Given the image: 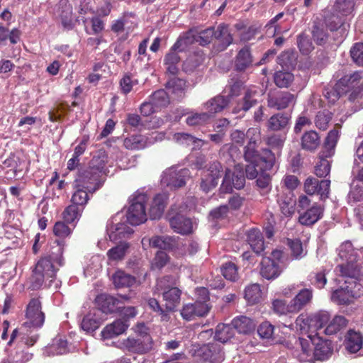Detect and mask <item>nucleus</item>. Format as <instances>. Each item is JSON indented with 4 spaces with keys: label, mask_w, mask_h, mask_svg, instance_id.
Listing matches in <instances>:
<instances>
[{
    "label": "nucleus",
    "mask_w": 363,
    "mask_h": 363,
    "mask_svg": "<svg viewBox=\"0 0 363 363\" xmlns=\"http://www.w3.org/2000/svg\"><path fill=\"white\" fill-rule=\"evenodd\" d=\"M297 45L299 48L300 52L303 55H308L311 53L313 49L314 46L308 37L304 33H301L297 37Z\"/></svg>",
    "instance_id": "obj_60"
},
{
    "label": "nucleus",
    "mask_w": 363,
    "mask_h": 363,
    "mask_svg": "<svg viewBox=\"0 0 363 363\" xmlns=\"http://www.w3.org/2000/svg\"><path fill=\"white\" fill-rule=\"evenodd\" d=\"M188 173L189 170L185 168L179 170L173 167L168 169L162 175V182L167 186L180 188L185 185Z\"/></svg>",
    "instance_id": "obj_13"
},
{
    "label": "nucleus",
    "mask_w": 363,
    "mask_h": 363,
    "mask_svg": "<svg viewBox=\"0 0 363 363\" xmlns=\"http://www.w3.org/2000/svg\"><path fill=\"white\" fill-rule=\"evenodd\" d=\"M189 37H180L170 49L169 52L165 55L164 65L167 72L175 76L179 72V65L181 58L177 51H182L184 45H186L190 43Z\"/></svg>",
    "instance_id": "obj_8"
},
{
    "label": "nucleus",
    "mask_w": 363,
    "mask_h": 363,
    "mask_svg": "<svg viewBox=\"0 0 363 363\" xmlns=\"http://www.w3.org/2000/svg\"><path fill=\"white\" fill-rule=\"evenodd\" d=\"M313 297L312 289H299L296 296L290 301V308L294 313H297L310 305Z\"/></svg>",
    "instance_id": "obj_17"
},
{
    "label": "nucleus",
    "mask_w": 363,
    "mask_h": 363,
    "mask_svg": "<svg viewBox=\"0 0 363 363\" xmlns=\"http://www.w3.org/2000/svg\"><path fill=\"white\" fill-rule=\"evenodd\" d=\"M149 242L152 247L164 250L173 249L177 244L176 239L169 236H155L149 240Z\"/></svg>",
    "instance_id": "obj_39"
},
{
    "label": "nucleus",
    "mask_w": 363,
    "mask_h": 363,
    "mask_svg": "<svg viewBox=\"0 0 363 363\" xmlns=\"http://www.w3.org/2000/svg\"><path fill=\"white\" fill-rule=\"evenodd\" d=\"M113 281L117 288L130 287L135 283V278L123 271H117L113 276Z\"/></svg>",
    "instance_id": "obj_43"
},
{
    "label": "nucleus",
    "mask_w": 363,
    "mask_h": 363,
    "mask_svg": "<svg viewBox=\"0 0 363 363\" xmlns=\"http://www.w3.org/2000/svg\"><path fill=\"white\" fill-rule=\"evenodd\" d=\"M107 232L111 240H117L131 235L133 230L125 223H118L113 224L111 221L107 225Z\"/></svg>",
    "instance_id": "obj_30"
},
{
    "label": "nucleus",
    "mask_w": 363,
    "mask_h": 363,
    "mask_svg": "<svg viewBox=\"0 0 363 363\" xmlns=\"http://www.w3.org/2000/svg\"><path fill=\"white\" fill-rule=\"evenodd\" d=\"M150 100L156 108L165 107L169 104V96L164 89L155 91L151 95Z\"/></svg>",
    "instance_id": "obj_52"
},
{
    "label": "nucleus",
    "mask_w": 363,
    "mask_h": 363,
    "mask_svg": "<svg viewBox=\"0 0 363 363\" xmlns=\"http://www.w3.org/2000/svg\"><path fill=\"white\" fill-rule=\"evenodd\" d=\"M290 196H281L278 199L281 212L285 216H291L294 211L295 200L293 199L292 194Z\"/></svg>",
    "instance_id": "obj_59"
},
{
    "label": "nucleus",
    "mask_w": 363,
    "mask_h": 363,
    "mask_svg": "<svg viewBox=\"0 0 363 363\" xmlns=\"http://www.w3.org/2000/svg\"><path fill=\"white\" fill-rule=\"evenodd\" d=\"M128 248L129 244L121 242L117 246L110 249L107 252V256L109 259L113 261L121 260L124 258Z\"/></svg>",
    "instance_id": "obj_51"
},
{
    "label": "nucleus",
    "mask_w": 363,
    "mask_h": 363,
    "mask_svg": "<svg viewBox=\"0 0 363 363\" xmlns=\"http://www.w3.org/2000/svg\"><path fill=\"white\" fill-rule=\"evenodd\" d=\"M294 79V74L286 70L277 71L274 75V83L280 88L288 87L292 83Z\"/></svg>",
    "instance_id": "obj_49"
},
{
    "label": "nucleus",
    "mask_w": 363,
    "mask_h": 363,
    "mask_svg": "<svg viewBox=\"0 0 363 363\" xmlns=\"http://www.w3.org/2000/svg\"><path fill=\"white\" fill-rule=\"evenodd\" d=\"M229 99L228 96L222 95H217L211 98L203 104V108L207 113H209L210 118H212L217 113L221 112L229 104Z\"/></svg>",
    "instance_id": "obj_23"
},
{
    "label": "nucleus",
    "mask_w": 363,
    "mask_h": 363,
    "mask_svg": "<svg viewBox=\"0 0 363 363\" xmlns=\"http://www.w3.org/2000/svg\"><path fill=\"white\" fill-rule=\"evenodd\" d=\"M128 299V297L126 295H120L118 297L110 295H101L98 296L97 301L104 313H111L121 308L119 304L123 302V300Z\"/></svg>",
    "instance_id": "obj_19"
},
{
    "label": "nucleus",
    "mask_w": 363,
    "mask_h": 363,
    "mask_svg": "<svg viewBox=\"0 0 363 363\" xmlns=\"http://www.w3.org/2000/svg\"><path fill=\"white\" fill-rule=\"evenodd\" d=\"M281 272L280 265L271 257H263L260 263V274L266 279H274Z\"/></svg>",
    "instance_id": "obj_20"
},
{
    "label": "nucleus",
    "mask_w": 363,
    "mask_h": 363,
    "mask_svg": "<svg viewBox=\"0 0 363 363\" xmlns=\"http://www.w3.org/2000/svg\"><path fill=\"white\" fill-rule=\"evenodd\" d=\"M336 272L342 277L353 279L359 275V269L354 261H347L345 264H339L336 269Z\"/></svg>",
    "instance_id": "obj_42"
},
{
    "label": "nucleus",
    "mask_w": 363,
    "mask_h": 363,
    "mask_svg": "<svg viewBox=\"0 0 363 363\" xmlns=\"http://www.w3.org/2000/svg\"><path fill=\"white\" fill-rule=\"evenodd\" d=\"M232 325L239 333L247 335L255 330L256 324L251 318L240 315L232 320Z\"/></svg>",
    "instance_id": "obj_32"
},
{
    "label": "nucleus",
    "mask_w": 363,
    "mask_h": 363,
    "mask_svg": "<svg viewBox=\"0 0 363 363\" xmlns=\"http://www.w3.org/2000/svg\"><path fill=\"white\" fill-rule=\"evenodd\" d=\"M331 119L332 113L328 111H323L318 112L314 122L318 129L325 130L328 128Z\"/></svg>",
    "instance_id": "obj_63"
},
{
    "label": "nucleus",
    "mask_w": 363,
    "mask_h": 363,
    "mask_svg": "<svg viewBox=\"0 0 363 363\" xmlns=\"http://www.w3.org/2000/svg\"><path fill=\"white\" fill-rule=\"evenodd\" d=\"M348 323L347 320L342 315H336L334 318L327 325L325 329L326 335H333L345 328Z\"/></svg>",
    "instance_id": "obj_47"
},
{
    "label": "nucleus",
    "mask_w": 363,
    "mask_h": 363,
    "mask_svg": "<svg viewBox=\"0 0 363 363\" xmlns=\"http://www.w3.org/2000/svg\"><path fill=\"white\" fill-rule=\"evenodd\" d=\"M26 318L30 323L36 328H40L45 322V313L42 311V304L38 298H32L26 308Z\"/></svg>",
    "instance_id": "obj_14"
},
{
    "label": "nucleus",
    "mask_w": 363,
    "mask_h": 363,
    "mask_svg": "<svg viewBox=\"0 0 363 363\" xmlns=\"http://www.w3.org/2000/svg\"><path fill=\"white\" fill-rule=\"evenodd\" d=\"M167 204V196L165 194H157L152 200L149 214L152 220L159 219L163 214Z\"/></svg>",
    "instance_id": "obj_36"
},
{
    "label": "nucleus",
    "mask_w": 363,
    "mask_h": 363,
    "mask_svg": "<svg viewBox=\"0 0 363 363\" xmlns=\"http://www.w3.org/2000/svg\"><path fill=\"white\" fill-rule=\"evenodd\" d=\"M245 298L250 304L257 303L261 298L259 285L254 284L246 287L245 290Z\"/></svg>",
    "instance_id": "obj_57"
},
{
    "label": "nucleus",
    "mask_w": 363,
    "mask_h": 363,
    "mask_svg": "<svg viewBox=\"0 0 363 363\" xmlns=\"http://www.w3.org/2000/svg\"><path fill=\"white\" fill-rule=\"evenodd\" d=\"M176 279L173 276L167 275L157 279L155 286V294H163L172 288H177Z\"/></svg>",
    "instance_id": "obj_48"
},
{
    "label": "nucleus",
    "mask_w": 363,
    "mask_h": 363,
    "mask_svg": "<svg viewBox=\"0 0 363 363\" xmlns=\"http://www.w3.org/2000/svg\"><path fill=\"white\" fill-rule=\"evenodd\" d=\"M137 328L140 332L135 336H130L124 340L123 344L130 352L138 354L147 353L152 349V339L150 334L143 330L145 328L144 324L138 325Z\"/></svg>",
    "instance_id": "obj_4"
},
{
    "label": "nucleus",
    "mask_w": 363,
    "mask_h": 363,
    "mask_svg": "<svg viewBox=\"0 0 363 363\" xmlns=\"http://www.w3.org/2000/svg\"><path fill=\"white\" fill-rule=\"evenodd\" d=\"M330 315L327 311H320L311 316V323L313 326L318 330L328 324Z\"/></svg>",
    "instance_id": "obj_64"
},
{
    "label": "nucleus",
    "mask_w": 363,
    "mask_h": 363,
    "mask_svg": "<svg viewBox=\"0 0 363 363\" xmlns=\"http://www.w3.org/2000/svg\"><path fill=\"white\" fill-rule=\"evenodd\" d=\"M354 298V293L350 286L335 290L332 295V299L340 305H348Z\"/></svg>",
    "instance_id": "obj_37"
},
{
    "label": "nucleus",
    "mask_w": 363,
    "mask_h": 363,
    "mask_svg": "<svg viewBox=\"0 0 363 363\" xmlns=\"http://www.w3.org/2000/svg\"><path fill=\"white\" fill-rule=\"evenodd\" d=\"M345 94L346 89L345 88H342V86L337 88V82L333 87L325 88L323 91L324 96L328 100V102L331 104H334L340 96Z\"/></svg>",
    "instance_id": "obj_55"
},
{
    "label": "nucleus",
    "mask_w": 363,
    "mask_h": 363,
    "mask_svg": "<svg viewBox=\"0 0 363 363\" xmlns=\"http://www.w3.org/2000/svg\"><path fill=\"white\" fill-rule=\"evenodd\" d=\"M233 325L218 324L216 328L215 339L222 343L230 340L234 336Z\"/></svg>",
    "instance_id": "obj_44"
},
{
    "label": "nucleus",
    "mask_w": 363,
    "mask_h": 363,
    "mask_svg": "<svg viewBox=\"0 0 363 363\" xmlns=\"http://www.w3.org/2000/svg\"><path fill=\"white\" fill-rule=\"evenodd\" d=\"M220 272L223 277L228 280L235 281L238 279V267L231 262L223 264L220 268Z\"/></svg>",
    "instance_id": "obj_62"
},
{
    "label": "nucleus",
    "mask_w": 363,
    "mask_h": 363,
    "mask_svg": "<svg viewBox=\"0 0 363 363\" xmlns=\"http://www.w3.org/2000/svg\"><path fill=\"white\" fill-rule=\"evenodd\" d=\"M297 354L301 362H314L328 359L333 353L332 342L317 335H308L307 338L298 337L295 341Z\"/></svg>",
    "instance_id": "obj_2"
},
{
    "label": "nucleus",
    "mask_w": 363,
    "mask_h": 363,
    "mask_svg": "<svg viewBox=\"0 0 363 363\" xmlns=\"http://www.w3.org/2000/svg\"><path fill=\"white\" fill-rule=\"evenodd\" d=\"M323 212V207L320 205L314 204L312 207L300 214L298 221L303 225H313L322 218Z\"/></svg>",
    "instance_id": "obj_22"
},
{
    "label": "nucleus",
    "mask_w": 363,
    "mask_h": 363,
    "mask_svg": "<svg viewBox=\"0 0 363 363\" xmlns=\"http://www.w3.org/2000/svg\"><path fill=\"white\" fill-rule=\"evenodd\" d=\"M216 30L213 28H208L206 30L201 31L198 35L194 37L191 32H189L185 34L184 37L189 36V40L191 43L194 40L199 43L201 45H206L209 44L213 38L215 37Z\"/></svg>",
    "instance_id": "obj_41"
},
{
    "label": "nucleus",
    "mask_w": 363,
    "mask_h": 363,
    "mask_svg": "<svg viewBox=\"0 0 363 363\" xmlns=\"http://www.w3.org/2000/svg\"><path fill=\"white\" fill-rule=\"evenodd\" d=\"M253 63V57L251 54L250 48L245 45L240 49L235 60V67L237 71L243 72L250 67Z\"/></svg>",
    "instance_id": "obj_27"
},
{
    "label": "nucleus",
    "mask_w": 363,
    "mask_h": 363,
    "mask_svg": "<svg viewBox=\"0 0 363 363\" xmlns=\"http://www.w3.org/2000/svg\"><path fill=\"white\" fill-rule=\"evenodd\" d=\"M101 177L98 173L87 168L79 174L74 181V188H84L89 192H94L102 184Z\"/></svg>",
    "instance_id": "obj_9"
},
{
    "label": "nucleus",
    "mask_w": 363,
    "mask_h": 363,
    "mask_svg": "<svg viewBox=\"0 0 363 363\" xmlns=\"http://www.w3.org/2000/svg\"><path fill=\"white\" fill-rule=\"evenodd\" d=\"M84 208H80L73 203L65 208L63 212V218L68 223H74L79 220Z\"/></svg>",
    "instance_id": "obj_58"
},
{
    "label": "nucleus",
    "mask_w": 363,
    "mask_h": 363,
    "mask_svg": "<svg viewBox=\"0 0 363 363\" xmlns=\"http://www.w3.org/2000/svg\"><path fill=\"white\" fill-rule=\"evenodd\" d=\"M168 220L171 228L177 233L188 235L193 232L191 220L182 214L177 213L173 216L169 215Z\"/></svg>",
    "instance_id": "obj_18"
},
{
    "label": "nucleus",
    "mask_w": 363,
    "mask_h": 363,
    "mask_svg": "<svg viewBox=\"0 0 363 363\" xmlns=\"http://www.w3.org/2000/svg\"><path fill=\"white\" fill-rule=\"evenodd\" d=\"M54 243L57 245L52 247L50 254L36 263L28 279V287L33 290L39 289L45 279H51L50 281H52L58 270L57 265L60 267L64 264L63 247L59 240H56Z\"/></svg>",
    "instance_id": "obj_1"
},
{
    "label": "nucleus",
    "mask_w": 363,
    "mask_h": 363,
    "mask_svg": "<svg viewBox=\"0 0 363 363\" xmlns=\"http://www.w3.org/2000/svg\"><path fill=\"white\" fill-rule=\"evenodd\" d=\"M128 327V325L125 320L121 319L116 320L104 328L101 331V336L104 339H111L123 333Z\"/></svg>",
    "instance_id": "obj_31"
},
{
    "label": "nucleus",
    "mask_w": 363,
    "mask_h": 363,
    "mask_svg": "<svg viewBox=\"0 0 363 363\" xmlns=\"http://www.w3.org/2000/svg\"><path fill=\"white\" fill-rule=\"evenodd\" d=\"M287 245L291 250V255L294 259H301L307 252L303 250L302 242L298 239H287Z\"/></svg>",
    "instance_id": "obj_56"
},
{
    "label": "nucleus",
    "mask_w": 363,
    "mask_h": 363,
    "mask_svg": "<svg viewBox=\"0 0 363 363\" xmlns=\"http://www.w3.org/2000/svg\"><path fill=\"white\" fill-rule=\"evenodd\" d=\"M262 94V91L255 86L247 89L245 93L242 103L239 104L238 107L235 108V111H247L258 103V99Z\"/></svg>",
    "instance_id": "obj_21"
},
{
    "label": "nucleus",
    "mask_w": 363,
    "mask_h": 363,
    "mask_svg": "<svg viewBox=\"0 0 363 363\" xmlns=\"http://www.w3.org/2000/svg\"><path fill=\"white\" fill-rule=\"evenodd\" d=\"M101 177L98 173L87 168L79 174L74 181V188H84L89 192H94L102 184Z\"/></svg>",
    "instance_id": "obj_10"
},
{
    "label": "nucleus",
    "mask_w": 363,
    "mask_h": 363,
    "mask_svg": "<svg viewBox=\"0 0 363 363\" xmlns=\"http://www.w3.org/2000/svg\"><path fill=\"white\" fill-rule=\"evenodd\" d=\"M147 306L153 312L160 316L162 321H168L170 318L169 311L166 307L163 308L159 301L155 298H150L147 301Z\"/></svg>",
    "instance_id": "obj_54"
},
{
    "label": "nucleus",
    "mask_w": 363,
    "mask_h": 363,
    "mask_svg": "<svg viewBox=\"0 0 363 363\" xmlns=\"http://www.w3.org/2000/svg\"><path fill=\"white\" fill-rule=\"evenodd\" d=\"M339 255L341 259L346 261H355L356 253L351 242L346 241L342 243L339 247Z\"/></svg>",
    "instance_id": "obj_61"
},
{
    "label": "nucleus",
    "mask_w": 363,
    "mask_h": 363,
    "mask_svg": "<svg viewBox=\"0 0 363 363\" xmlns=\"http://www.w3.org/2000/svg\"><path fill=\"white\" fill-rule=\"evenodd\" d=\"M107 162L108 155L105 150L101 149L94 153L88 168L102 176L106 172Z\"/></svg>",
    "instance_id": "obj_25"
},
{
    "label": "nucleus",
    "mask_w": 363,
    "mask_h": 363,
    "mask_svg": "<svg viewBox=\"0 0 363 363\" xmlns=\"http://www.w3.org/2000/svg\"><path fill=\"white\" fill-rule=\"evenodd\" d=\"M325 27L324 23L320 21H314L312 26V37L318 45H323L328 42L329 35L325 28Z\"/></svg>",
    "instance_id": "obj_38"
},
{
    "label": "nucleus",
    "mask_w": 363,
    "mask_h": 363,
    "mask_svg": "<svg viewBox=\"0 0 363 363\" xmlns=\"http://www.w3.org/2000/svg\"><path fill=\"white\" fill-rule=\"evenodd\" d=\"M200 356L204 361L211 363H220L224 359V352L221 345L218 343H208L200 348Z\"/></svg>",
    "instance_id": "obj_16"
},
{
    "label": "nucleus",
    "mask_w": 363,
    "mask_h": 363,
    "mask_svg": "<svg viewBox=\"0 0 363 363\" xmlns=\"http://www.w3.org/2000/svg\"><path fill=\"white\" fill-rule=\"evenodd\" d=\"M247 242L253 251L259 255L264 250V238L257 228H252L247 233Z\"/></svg>",
    "instance_id": "obj_33"
},
{
    "label": "nucleus",
    "mask_w": 363,
    "mask_h": 363,
    "mask_svg": "<svg viewBox=\"0 0 363 363\" xmlns=\"http://www.w3.org/2000/svg\"><path fill=\"white\" fill-rule=\"evenodd\" d=\"M296 96L289 91H279L274 94H269L267 97V106L276 110H282L294 105Z\"/></svg>",
    "instance_id": "obj_11"
},
{
    "label": "nucleus",
    "mask_w": 363,
    "mask_h": 363,
    "mask_svg": "<svg viewBox=\"0 0 363 363\" xmlns=\"http://www.w3.org/2000/svg\"><path fill=\"white\" fill-rule=\"evenodd\" d=\"M334 8L338 13H340L342 16H347L352 13L354 8V1L335 0Z\"/></svg>",
    "instance_id": "obj_53"
},
{
    "label": "nucleus",
    "mask_w": 363,
    "mask_h": 363,
    "mask_svg": "<svg viewBox=\"0 0 363 363\" xmlns=\"http://www.w3.org/2000/svg\"><path fill=\"white\" fill-rule=\"evenodd\" d=\"M330 180L319 182L314 177H308L304 183L305 192L308 195L319 194L322 200L326 199L330 193Z\"/></svg>",
    "instance_id": "obj_12"
},
{
    "label": "nucleus",
    "mask_w": 363,
    "mask_h": 363,
    "mask_svg": "<svg viewBox=\"0 0 363 363\" xmlns=\"http://www.w3.org/2000/svg\"><path fill=\"white\" fill-rule=\"evenodd\" d=\"M265 144L279 154L286 140L285 134L272 133L263 138Z\"/></svg>",
    "instance_id": "obj_45"
},
{
    "label": "nucleus",
    "mask_w": 363,
    "mask_h": 363,
    "mask_svg": "<svg viewBox=\"0 0 363 363\" xmlns=\"http://www.w3.org/2000/svg\"><path fill=\"white\" fill-rule=\"evenodd\" d=\"M146 196L139 194L131 201V204L127 212V221L132 225H138L147 220L145 208Z\"/></svg>",
    "instance_id": "obj_7"
},
{
    "label": "nucleus",
    "mask_w": 363,
    "mask_h": 363,
    "mask_svg": "<svg viewBox=\"0 0 363 363\" xmlns=\"http://www.w3.org/2000/svg\"><path fill=\"white\" fill-rule=\"evenodd\" d=\"M291 116L287 113H278L272 115L267 122V128L272 131H282L289 125Z\"/></svg>",
    "instance_id": "obj_24"
},
{
    "label": "nucleus",
    "mask_w": 363,
    "mask_h": 363,
    "mask_svg": "<svg viewBox=\"0 0 363 363\" xmlns=\"http://www.w3.org/2000/svg\"><path fill=\"white\" fill-rule=\"evenodd\" d=\"M123 145L128 150H138L147 146V139L143 135H132L123 140Z\"/></svg>",
    "instance_id": "obj_46"
},
{
    "label": "nucleus",
    "mask_w": 363,
    "mask_h": 363,
    "mask_svg": "<svg viewBox=\"0 0 363 363\" xmlns=\"http://www.w3.org/2000/svg\"><path fill=\"white\" fill-rule=\"evenodd\" d=\"M361 72H355L352 74H346L337 82V88L342 86L346 89V93L352 88H354L361 83L362 80Z\"/></svg>",
    "instance_id": "obj_40"
},
{
    "label": "nucleus",
    "mask_w": 363,
    "mask_h": 363,
    "mask_svg": "<svg viewBox=\"0 0 363 363\" xmlns=\"http://www.w3.org/2000/svg\"><path fill=\"white\" fill-rule=\"evenodd\" d=\"M214 38L218 41V50H225L233 41V38L229 31L228 26L220 24L216 30Z\"/></svg>",
    "instance_id": "obj_34"
},
{
    "label": "nucleus",
    "mask_w": 363,
    "mask_h": 363,
    "mask_svg": "<svg viewBox=\"0 0 363 363\" xmlns=\"http://www.w3.org/2000/svg\"><path fill=\"white\" fill-rule=\"evenodd\" d=\"M363 337L359 332L349 330L345 335L344 345L350 353H356L362 346Z\"/></svg>",
    "instance_id": "obj_28"
},
{
    "label": "nucleus",
    "mask_w": 363,
    "mask_h": 363,
    "mask_svg": "<svg viewBox=\"0 0 363 363\" xmlns=\"http://www.w3.org/2000/svg\"><path fill=\"white\" fill-rule=\"evenodd\" d=\"M330 31H339L341 34L342 38L347 35V28L350 27L349 24L345 22L343 16H339L337 14L332 13L325 17V24Z\"/></svg>",
    "instance_id": "obj_26"
},
{
    "label": "nucleus",
    "mask_w": 363,
    "mask_h": 363,
    "mask_svg": "<svg viewBox=\"0 0 363 363\" xmlns=\"http://www.w3.org/2000/svg\"><path fill=\"white\" fill-rule=\"evenodd\" d=\"M198 294L203 296V301H196L194 303L184 305L181 311V315L186 320H191L196 317L205 316L211 307L206 303L209 299L208 290L206 288L198 289Z\"/></svg>",
    "instance_id": "obj_5"
},
{
    "label": "nucleus",
    "mask_w": 363,
    "mask_h": 363,
    "mask_svg": "<svg viewBox=\"0 0 363 363\" xmlns=\"http://www.w3.org/2000/svg\"><path fill=\"white\" fill-rule=\"evenodd\" d=\"M162 295L167 311L169 313L174 311L180 304L181 290L178 287L172 288L168 291H163Z\"/></svg>",
    "instance_id": "obj_29"
},
{
    "label": "nucleus",
    "mask_w": 363,
    "mask_h": 363,
    "mask_svg": "<svg viewBox=\"0 0 363 363\" xmlns=\"http://www.w3.org/2000/svg\"><path fill=\"white\" fill-rule=\"evenodd\" d=\"M320 144V138L315 130L306 132L301 137V145L306 151L313 152Z\"/></svg>",
    "instance_id": "obj_35"
},
{
    "label": "nucleus",
    "mask_w": 363,
    "mask_h": 363,
    "mask_svg": "<svg viewBox=\"0 0 363 363\" xmlns=\"http://www.w3.org/2000/svg\"><path fill=\"white\" fill-rule=\"evenodd\" d=\"M230 174V171L227 170L220 188V191L223 193L230 192L233 186L237 189H241L245 186V177L242 170L235 171L232 174L231 179Z\"/></svg>",
    "instance_id": "obj_15"
},
{
    "label": "nucleus",
    "mask_w": 363,
    "mask_h": 363,
    "mask_svg": "<svg viewBox=\"0 0 363 363\" xmlns=\"http://www.w3.org/2000/svg\"><path fill=\"white\" fill-rule=\"evenodd\" d=\"M257 143L248 142L244 148L245 160L250 163H264L265 169H271L275 162V155L271 150L264 148L261 155L256 149Z\"/></svg>",
    "instance_id": "obj_6"
},
{
    "label": "nucleus",
    "mask_w": 363,
    "mask_h": 363,
    "mask_svg": "<svg viewBox=\"0 0 363 363\" xmlns=\"http://www.w3.org/2000/svg\"><path fill=\"white\" fill-rule=\"evenodd\" d=\"M75 191L74 192L71 201L72 203L83 208L89 201V194H93L94 192H89L88 190L84 188H74Z\"/></svg>",
    "instance_id": "obj_50"
},
{
    "label": "nucleus",
    "mask_w": 363,
    "mask_h": 363,
    "mask_svg": "<svg viewBox=\"0 0 363 363\" xmlns=\"http://www.w3.org/2000/svg\"><path fill=\"white\" fill-rule=\"evenodd\" d=\"M339 138V131L331 130L325 138L319 155V160L315 166V174L318 177H325L330 172V162L328 158L335 153V149Z\"/></svg>",
    "instance_id": "obj_3"
}]
</instances>
